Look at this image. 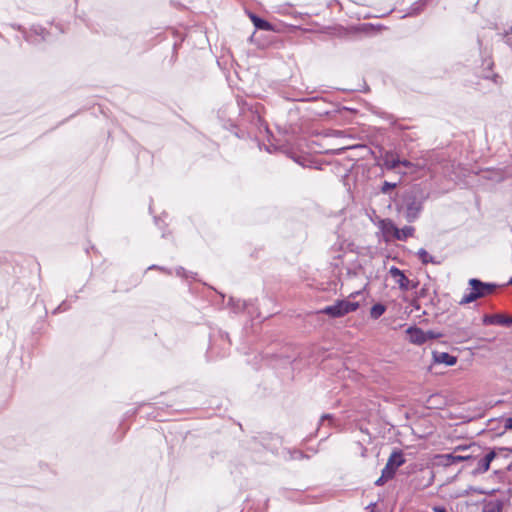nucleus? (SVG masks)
<instances>
[{
	"mask_svg": "<svg viewBox=\"0 0 512 512\" xmlns=\"http://www.w3.org/2000/svg\"><path fill=\"white\" fill-rule=\"evenodd\" d=\"M428 198L429 192L420 184L412 185L400 194L394 196L390 194V199L394 202L398 215L408 223H413L420 217Z\"/></svg>",
	"mask_w": 512,
	"mask_h": 512,
	"instance_id": "f257e3e1",
	"label": "nucleus"
},
{
	"mask_svg": "<svg viewBox=\"0 0 512 512\" xmlns=\"http://www.w3.org/2000/svg\"><path fill=\"white\" fill-rule=\"evenodd\" d=\"M359 308L358 302H352L346 299L337 300L334 304L328 305L319 310V313L326 314L331 318L343 317Z\"/></svg>",
	"mask_w": 512,
	"mask_h": 512,
	"instance_id": "f03ea898",
	"label": "nucleus"
},
{
	"mask_svg": "<svg viewBox=\"0 0 512 512\" xmlns=\"http://www.w3.org/2000/svg\"><path fill=\"white\" fill-rule=\"evenodd\" d=\"M469 455H472L473 458L470 460H465V462H468V466L472 467L471 473L473 475H480L487 472L490 468L491 462L497 456L496 451L494 449L490 450L482 458H479L476 452L470 453Z\"/></svg>",
	"mask_w": 512,
	"mask_h": 512,
	"instance_id": "7ed1b4c3",
	"label": "nucleus"
},
{
	"mask_svg": "<svg viewBox=\"0 0 512 512\" xmlns=\"http://www.w3.org/2000/svg\"><path fill=\"white\" fill-rule=\"evenodd\" d=\"M50 32L43 26L34 24L24 33V40L34 46H38L50 40Z\"/></svg>",
	"mask_w": 512,
	"mask_h": 512,
	"instance_id": "20e7f679",
	"label": "nucleus"
},
{
	"mask_svg": "<svg viewBox=\"0 0 512 512\" xmlns=\"http://www.w3.org/2000/svg\"><path fill=\"white\" fill-rule=\"evenodd\" d=\"M237 102L238 106L241 107V114L243 117L251 121V123L258 127L259 130L263 128L266 132L269 131L268 126L264 123L256 107L248 106L243 102V100H238Z\"/></svg>",
	"mask_w": 512,
	"mask_h": 512,
	"instance_id": "39448f33",
	"label": "nucleus"
},
{
	"mask_svg": "<svg viewBox=\"0 0 512 512\" xmlns=\"http://www.w3.org/2000/svg\"><path fill=\"white\" fill-rule=\"evenodd\" d=\"M405 463L402 450H394L388 458L385 467L382 469L385 473L384 478H394L397 469Z\"/></svg>",
	"mask_w": 512,
	"mask_h": 512,
	"instance_id": "423d86ee",
	"label": "nucleus"
},
{
	"mask_svg": "<svg viewBox=\"0 0 512 512\" xmlns=\"http://www.w3.org/2000/svg\"><path fill=\"white\" fill-rule=\"evenodd\" d=\"M468 284L475 291L478 299L494 293L498 287L495 283L483 282L477 278H471Z\"/></svg>",
	"mask_w": 512,
	"mask_h": 512,
	"instance_id": "0eeeda50",
	"label": "nucleus"
},
{
	"mask_svg": "<svg viewBox=\"0 0 512 512\" xmlns=\"http://www.w3.org/2000/svg\"><path fill=\"white\" fill-rule=\"evenodd\" d=\"M436 458L439 461V464L443 466H451L458 462H463L465 460L472 459V455H457L455 452L448 453V454H440L437 455Z\"/></svg>",
	"mask_w": 512,
	"mask_h": 512,
	"instance_id": "6e6552de",
	"label": "nucleus"
},
{
	"mask_svg": "<svg viewBox=\"0 0 512 512\" xmlns=\"http://www.w3.org/2000/svg\"><path fill=\"white\" fill-rule=\"evenodd\" d=\"M389 274L396 280L400 290H410V279L406 277V275L401 269H399L396 266H391L389 269Z\"/></svg>",
	"mask_w": 512,
	"mask_h": 512,
	"instance_id": "1a4fd4ad",
	"label": "nucleus"
},
{
	"mask_svg": "<svg viewBox=\"0 0 512 512\" xmlns=\"http://www.w3.org/2000/svg\"><path fill=\"white\" fill-rule=\"evenodd\" d=\"M482 321L484 325H512V317L502 314L485 315Z\"/></svg>",
	"mask_w": 512,
	"mask_h": 512,
	"instance_id": "9d476101",
	"label": "nucleus"
},
{
	"mask_svg": "<svg viewBox=\"0 0 512 512\" xmlns=\"http://www.w3.org/2000/svg\"><path fill=\"white\" fill-rule=\"evenodd\" d=\"M406 334L411 343L415 345H423L426 343L424 330L417 326H410L406 329Z\"/></svg>",
	"mask_w": 512,
	"mask_h": 512,
	"instance_id": "9b49d317",
	"label": "nucleus"
},
{
	"mask_svg": "<svg viewBox=\"0 0 512 512\" xmlns=\"http://www.w3.org/2000/svg\"><path fill=\"white\" fill-rule=\"evenodd\" d=\"M433 361L438 364H445L446 366H453L457 363V357L447 352L434 351L432 353Z\"/></svg>",
	"mask_w": 512,
	"mask_h": 512,
	"instance_id": "f8f14e48",
	"label": "nucleus"
},
{
	"mask_svg": "<svg viewBox=\"0 0 512 512\" xmlns=\"http://www.w3.org/2000/svg\"><path fill=\"white\" fill-rule=\"evenodd\" d=\"M484 65H486V68L483 69L480 77L485 80H491L495 85H500L501 77L498 74L492 72L493 62L490 60H485Z\"/></svg>",
	"mask_w": 512,
	"mask_h": 512,
	"instance_id": "ddd939ff",
	"label": "nucleus"
},
{
	"mask_svg": "<svg viewBox=\"0 0 512 512\" xmlns=\"http://www.w3.org/2000/svg\"><path fill=\"white\" fill-rule=\"evenodd\" d=\"M400 165V159L395 158L392 152H387L383 157V166L387 170H394Z\"/></svg>",
	"mask_w": 512,
	"mask_h": 512,
	"instance_id": "4468645a",
	"label": "nucleus"
},
{
	"mask_svg": "<svg viewBox=\"0 0 512 512\" xmlns=\"http://www.w3.org/2000/svg\"><path fill=\"white\" fill-rule=\"evenodd\" d=\"M482 512H503V503L500 500H490L483 504Z\"/></svg>",
	"mask_w": 512,
	"mask_h": 512,
	"instance_id": "2eb2a0df",
	"label": "nucleus"
},
{
	"mask_svg": "<svg viewBox=\"0 0 512 512\" xmlns=\"http://www.w3.org/2000/svg\"><path fill=\"white\" fill-rule=\"evenodd\" d=\"M250 18L254 24V26L257 28V29H260V30H265V31H271L272 30V25L265 19L257 16V15H254V14H251L250 15Z\"/></svg>",
	"mask_w": 512,
	"mask_h": 512,
	"instance_id": "dca6fc26",
	"label": "nucleus"
},
{
	"mask_svg": "<svg viewBox=\"0 0 512 512\" xmlns=\"http://www.w3.org/2000/svg\"><path fill=\"white\" fill-rule=\"evenodd\" d=\"M417 256L424 265H427L429 263L439 265L441 263L435 257L431 256L424 248H420L418 250Z\"/></svg>",
	"mask_w": 512,
	"mask_h": 512,
	"instance_id": "f3484780",
	"label": "nucleus"
},
{
	"mask_svg": "<svg viewBox=\"0 0 512 512\" xmlns=\"http://www.w3.org/2000/svg\"><path fill=\"white\" fill-rule=\"evenodd\" d=\"M381 229L384 234L392 235L395 237L396 233H398V227L392 220L386 219L381 222Z\"/></svg>",
	"mask_w": 512,
	"mask_h": 512,
	"instance_id": "a211bd4d",
	"label": "nucleus"
},
{
	"mask_svg": "<svg viewBox=\"0 0 512 512\" xmlns=\"http://www.w3.org/2000/svg\"><path fill=\"white\" fill-rule=\"evenodd\" d=\"M414 231L415 229L412 226H404L402 229L398 228V233H396L394 238L400 241H405L413 235Z\"/></svg>",
	"mask_w": 512,
	"mask_h": 512,
	"instance_id": "6ab92c4d",
	"label": "nucleus"
},
{
	"mask_svg": "<svg viewBox=\"0 0 512 512\" xmlns=\"http://www.w3.org/2000/svg\"><path fill=\"white\" fill-rule=\"evenodd\" d=\"M229 306L231 307L234 313H240L245 310L247 303L241 299H229Z\"/></svg>",
	"mask_w": 512,
	"mask_h": 512,
	"instance_id": "aec40b11",
	"label": "nucleus"
},
{
	"mask_svg": "<svg viewBox=\"0 0 512 512\" xmlns=\"http://www.w3.org/2000/svg\"><path fill=\"white\" fill-rule=\"evenodd\" d=\"M386 311V306L382 303L374 304L370 309V317L374 320L381 317Z\"/></svg>",
	"mask_w": 512,
	"mask_h": 512,
	"instance_id": "412c9836",
	"label": "nucleus"
},
{
	"mask_svg": "<svg viewBox=\"0 0 512 512\" xmlns=\"http://www.w3.org/2000/svg\"><path fill=\"white\" fill-rule=\"evenodd\" d=\"M428 1L429 0H418L417 2L413 3L409 9L408 15L412 16L419 14L421 11H423Z\"/></svg>",
	"mask_w": 512,
	"mask_h": 512,
	"instance_id": "4be33fe9",
	"label": "nucleus"
},
{
	"mask_svg": "<svg viewBox=\"0 0 512 512\" xmlns=\"http://www.w3.org/2000/svg\"><path fill=\"white\" fill-rule=\"evenodd\" d=\"M470 450L471 453H475V452H478L480 451V447L477 446L476 444H471V445H458L454 448V451L455 454H457V452L459 451H462V452H465V451H468Z\"/></svg>",
	"mask_w": 512,
	"mask_h": 512,
	"instance_id": "5701e85b",
	"label": "nucleus"
},
{
	"mask_svg": "<svg viewBox=\"0 0 512 512\" xmlns=\"http://www.w3.org/2000/svg\"><path fill=\"white\" fill-rule=\"evenodd\" d=\"M478 298L476 296V293L475 291L472 290V288L470 287V292L468 294H465L462 299L459 301V304L460 305H466V304H469V303H472L474 301H476Z\"/></svg>",
	"mask_w": 512,
	"mask_h": 512,
	"instance_id": "b1692460",
	"label": "nucleus"
},
{
	"mask_svg": "<svg viewBox=\"0 0 512 512\" xmlns=\"http://www.w3.org/2000/svg\"><path fill=\"white\" fill-rule=\"evenodd\" d=\"M397 182L384 181L379 190L382 194H390V192L397 187Z\"/></svg>",
	"mask_w": 512,
	"mask_h": 512,
	"instance_id": "393cba45",
	"label": "nucleus"
},
{
	"mask_svg": "<svg viewBox=\"0 0 512 512\" xmlns=\"http://www.w3.org/2000/svg\"><path fill=\"white\" fill-rule=\"evenodd\" d=\"M175 273L178 277L185 278V279L195 278V276H196V273L187 271L185 268H183L181 266H179L175 269Z\"/></svg>",
	"mask_w": 512,
	"mask_h": 512,
	"instance_id": "a878e982",
	"label": "nucleus"
},
{
	"mask_svg": "<svg viewBox=\"0 0 512 512\" xmlns=\"http://www.w3.org/2000/svg\"><path fill=\"white\" fill-rule=\"evenodd\" d=\"M329 421V426L333 428H337L338 424L335 422L334 416L332 414H323L320 418V424L324 421Z\"/></svg>",
	"mask_w": 512,
	"mask_h": 512,
	"instance_id": "bb28decb",
	"label": "nucleus"
},
{
	"mask_svg": "<svg viewBox=\"0 0 512 512\" xmlns=\"http://www.w3.org/2000/svg\"><path fill=\"white\" fill-rule=\"evenodd\" d=\"M424 335H425V338H426V342L428 340L438 339V338H441L443 336L442 333L436 332V331H433V330L424 331Z\"/></svg>",
	"mask_w": 512,
	"mask_h": 512,
	"instance_id": "cd10ccee",
	"label": "nucleus"
},
{
	"mask_svg": "<svg viewBox=\"0 0 512 512\" xmlns=\"http://www.w3.org/2000/svg\"><path fill=\"white\" fill-rule=\"evenodd\" d=\"M148 269L149 270H153V269L159 270V271H161L163 273H166V274H171L172 273V271L170 269H168V268H166L164 266H159V265H155V264L149 266Z\"/></svg>",
	"mask_w": 512,
	"mask_h": 512,
	"instance_id": "c85d7f7f",
	"label": "nucleus"
},
{
	"mask_svg": "<svg viewBox=\"0 0 512 512\" xmlns=\"http://www.w3.org/2000/svg\"><path fill=\"white\" fill-rule=\"evenodd\" d=\"M68 309H69V306L67 305V302L63 301L58 307L55 308V310L53 311V314L64 312Z\"/></svg>",
	"mask_w": 512,
	"mask_h": 512,
	"instance_id": "c756f323",
	"label": "nucleus"
},
{
	"mask_svg": "<svg viewBox=\"0 0 512 512\" xmlns=\"http://www.w3.org/2000/svg\"><path fill=\"white\" fill-rule=\"evenodd\" d=\"M385 477V473L384 471L382 470L381 472V476L375 481V485L376 486H382L384 485L388 480H390L391 478H384Z\"/></svg>",
	"mask_w": 512,
	"mask_h": 512,
	"instance_id": "7c9ffc66",
	"label": "nucleus"
},
{
	"mask_svg": "<svg viewBox=\"0 0 512 512\" xmlns=\"http://www.w3.org/2000/svg\"><path fill=\"white\" fill-rule=\"evenodd\" d=\"M502 421L504 431L512 430V417L504 418Z\"/></svg>",
	"mask_w": 512,
	"mask_h": 512,
	"instance_id": "2f4dec72",
	"label": "nucleus"
},
{
	"mask_svg": "<svg viewBox=\"0 0 512 512\" xmlns=\"http://www.w3.org/2000/svg\"><path fill=\"white\" fill-rule=\"evenodd\" d=\"M429 288L427 285H424L419 291H418V297L419 298H425L428 295Z\"/></svg>",
	"mask_w": 512,
	"mask_h": 512,
	"instance_id": "473e14b6",
	"label": "nucleus"
},
{
	"mask_svg": "<svg viewBox=\"0 0 512 512\" xmlns=\"http://www.w3.org/2000/svg\"><path fill=\"white\" fill-rule=\"evenodd\" d=\"M10 27L13 29H16L22 33V36L24 37V33L28 31V29L24 28L20 24H10Z\"/></svg>",
	"mask_w": 512,
	"mask_h": 512,
	"instance_id": "72a5a7b5",
	"label": "nucleus"
},
{
	"mask_svg": "<svg viewBox=\"0 0 512 512\" xmlns=\"http://www.w3.org/2000/svg\"><path fill=\"white\" fill-rule=\"evenodd\" d=\"M292 457L294 459H304V458H308L307 455H305L302 451H299V450H296L293 452L292 454Z\"/></svg>",
	"mask_w": 512,
	"mask_h": 512,
	"instance_id": "f704fd0d",
	"label": "nucleus"
},
{
	"mask_svg": "<svg viewBox=\"0 0 512 512\" xmlns=\"http://www.w3.org/2000/svg\"><path fill=\"white\" fill-rule=\"evenodd\" d=\"M433 512H448V509L444 505H435L432 507Z\"/></svg>",
	"mask_w": 512,
	"mask_h": 512,
	"instance_id": "c9c22d12",
	"label": "nucleus"
},
{
	"mask_svg": "<svg viewBox=\"0 0 512 512\" xmlns=\"http://www.w3.org/2000/svg\"><path fill=\"white\" fill-rule=\"evenodd\" d=\"M400 165H402L406 168H410L413 166V164L407 159L400 160Z\"/></svg>",
	"mask_w": 512,
	"mask_h": 512,
	"instance_id": "e433bc0d",
	"label": "nucleus"
},
{
	"mask_svg": "<svg viewBox=\"0 0 512 512\" xmlns=\"http://www.w3.org/2000/svg\"><path fill=\"white\" fill-rule=\"evenodd\" d=\"M419 285V282L418 281H413V280H410V289L413 290V289H416Z\"/></svg>",
	"mask_w": 512,
	"mask_h": 512,
	"instance_id": "4c0bfd02",
	"label": "nucleus"
},
{
	"mask_svg": "<svg viewBox=\"0 0 512 512\" xmlns=\"http://www.w3.org/2000/svg\"><path fill=\"white\" fill-rule=\"evenodd\" d=\"M411 305L416 310L420 309V305H419V303L416 300L412 301Z\"/></svg>",
	"mask_w": 512,
	"mask_h": 512,
	"instance_id": "58836bf2",
	"label": "nucleus"
},
{
	"mask_svg": "<svg viewBox=\"0 0 512 512\" xmlns=\"http://www.w3.org/2000/svg\"><path fill=\"white\" fill-rule=\"evenodd\" d=\"M374 506H375V503H371V504H369V505L367 506V508H366V509H369V512H375V510H374Z\"/></svg>",
	"mask_w": 512,
	"mask_h": 512,
	"instance_id": "ea45409f",
	"label": "nucleus"
},
{
	"mask_svg": "<svg viewBox=\"0 0 512 512\" xmlns=\"http://www.w3.org/2000/svg\"><path fill=\"white\" fill-rule=\"evenodd\" d=\"M508 285H512V277L510 278V280L508 281Z\"/></svg>",
	"mask_w": 512,
	"mask_h": 512,
	"instance_id": "a19ab883",
	"label": "nucleus"
},
{
	"mask_svg": "<svg viewBox=\"0 0 512 512\" xmlns=\"http://www.w3.org/2000/svg\"><path fill=\"white\" fill-rule=\"evenodd\" d=\"M136 412H137V410H136V409H135V410H133V411L131 412V415L136 414Z\"/></svg>",
	"mask_w": 512,
	"mask_h": 512,
	"instance_id": "79ce46f5",
	"label": "nucleus"
},
{
	"mask_svg": "<svg viewBox=\"0 0 512 512\" xmlns=\"http://www.w3.org/2000/svg\"><path fill=\"white\" fill-rule=\"evenodd\" d=\"M469 454H470V453L466 454V452H463V454H462V455H469Z\"/></svg>",
	"mask_w": 512,
	"mask_h": 512,
	"instance_id": "37998d69",
	"label": "nucleus"
}]
</instances>
